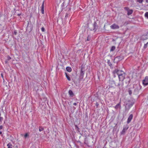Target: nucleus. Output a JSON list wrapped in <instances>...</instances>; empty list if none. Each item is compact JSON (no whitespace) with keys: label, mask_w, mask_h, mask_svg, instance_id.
I'll use <instances>...</instances> for the list:
<instances>
[{"label":"nucleus","mask_w":148,"mask_h":148,"mask_svg":"<svg viewBox=\"0 0 148 148\" xmlns=\"http://www.w3.org/2000/svg\"><path fill=\"white\" fill-rule=\"evenodd\" d=\"M119 27V26L115 23L112 24L110 26V28L113 29H118Z\"/></svg>","instance_id":"6"},{"label":"nucleus","mask_w":148,"mask_h":148,"mask_svg":"<svg viewBox=\"0 0 148 148\" xmlns=\"http://www.w3.org/2000/svg\"><path fill=\"white\" fill-rule=\"evenodd\" d=\"M75 130L78 131V132H79L80 131V130L79 128L78 127V126L77 125H75Z\"/></svg>","instance_id":"22"},{"label":"nucleus","mask_w":148,"mask_h":148,"mask_svg":"<svg viewBox=\"0 0 148 148\" xmlns=\"http://www.w3.org/2000/svg\"><path fill=\"white\" fill-rule=\"evenodd\" d=\"M68 15H69L67 13H66V15L65 16V19H67V18L68 16Z\"/></svg>","instance_id":"36"},{"label":"nucleus","mask_w":148,"mask_h":148,"mask_svg":"<svg viewBox=\"0 0 148 148\" xmlns=\"http://www.w3.org/2000/svg\"><path fill=\"white\" fill-rule=\"evenodd\" d=\"M44 128L42 126H40L39 127V131L40 132H41L44 130Z\"/></svg>","instance_id":"26"},{"label":"nucleus","mask_w":148,"mask_h":148,"mask_svg":"<svg viewBox=\"0 0 148 148\" xmlns=\"http://www.w3.org/2000/svg\"><path fill=\"white\" fill-rule=\"evenodd\" d=\"M133 115L132 114H131L127 119V124L129 123L131 121L133 118Z\"/></svg>","instance_id":"9"},{"label":"nucleus","mask_w":148,"mask_h":148,"mask_svg":"<svg viewBox=\"0 0 148 148\" xmlns=\"http://www.w3.org/2000/svg\"><path fill=\"white\" fill-rule=\"evenodd\" d=\"M128 23V22L127 21H126L123 24L121 25V27L123 25H127V23Z\"/></svg>","instance_id":"37"},{"label":"nucleus","mask_w":148,"mask_h":148,"mask_svg":"<svg viewBox=\"0 0 148 148\" xmlns=\"http://www.w3.org/2000/svg\"><path fill=\"white\" fill-rule=\"evenodd\" d=\"M17 33V32L16 30H15L14 31L13 34L15 35H16Z\"/></svg>","instance_id":"35"},{"label":"nucleus","mask_w":148,"mask_h":148,"mask_svg":"<svg viewBox=\"0 0 148 148\" xmlns=\"http://www.w3.org/2000/svg\"><path fill=\"white\" fill-rule=\"evenodd\" d=\"M125 82L126 84L128 85V84L130 83V79L129 77H127L126 78H125Z\"/></svg>","instance_id":"11"},{"label":"nucleus","mask_w":148,"mask_h":148,"mask_svg":"<svg viewBox=\"0 0 148 148\" xmlns=\"http://www.w3.org/2000/svg\"><path fill=\"white\" fill-rule=\"evenodd\" d=\"M1 77L3 78V74L2 73H1Z\"/></svg>","instance_id":"46"},{"label":"nucleus","mask_w":148,"mask_h":148,"mask_svg":"<svg viewBox=\"0 0 148 148\" xmlns=\"http://www.w3.org/2000/svg\"><path fill=\"white\" fill-rule=\"evenodd\" d=\"M147 35H148V33H147Z\"/></svg>","instance_id":"50"},{"label":"nucleus","mask_w":148,"mask_h":148,"mask_svg":"<svg viewBox=\"0 0 148 148\" xmlns=\"http://www.w3.org/2000/svg\"><path fill=\"white\" fill-rule=\"evenodd\" d=\"M85 71L80 70V78L82 79L84 76Z\"/></svg>","instance_id":"10"},{"label":"nucleus","mask_w":148,"mask_h":148,"mask_svg":"<svg viewBox=\"0 0 148 148\" xmlns=\"http://www.w3.org/2000/svg\"><path fill=\"white\" fill-rule=\"evenodd\" d=\"M66 70L67 71L69 72H71L72 71V69L69 66L67 67L66 68Z\"/></svg>","instance_id":"18"},{"label":"nucleus","mask_w":148,"mask_h":148,"mask_svg":"<svg viewBox=\"0 0 148 148\" xmlns=\"http://www.w3.org/2000/svg\"><path fill=\"white\" fill-rule=\"evenodd\" d=\"M68 92L70 96L71 97H73L74 95V94L71 90H69Z\"/></svg>","instance_id":"13"},{"label":"nucleus","mask_w":148,"mask_h":148,"mask_svg":"<svg viewBox=\"0 0 148 148\" xmlns=\"http://www.w3.org/2000/svg\"><path fill=\"white\" fill-rule=\"evenodd\" d=\"M116 74H113V76L114 77H116V75H115Z\"/></svg>","instance_id":"44"},{"label":"nucleus","mask_w":148,"mask_h":148,"mask_svg":"<svg viewBox=\"0 0 148 148\" xmlns=\"http://www.w3.org/2000/svg\"><path fill=\"white\" fill-rule=\"evenodd\" d=\"M21 13H20V14H17V16H20V15H21Z\"/></svg>","instance_id":"45"},{"label":"nucleus","mask_w":148,"mask_h":148,"mask_svg":"<svg viewBox=\"0 0 148 148\" xmlns=\"http://www.w3.org/2000/svg\"><path fill=\"white\" fill-rule=\"evenodd\" d=\"M146 1L147 3H148V0H146Z\"/></svg>","instance_id":"48"},{"label":"nucleus","mask_w":148,"mask_h":148,"mask_svg":"<svg viewBox=\"0 0 148 148\" xmlns=\"http://www.w3.org/2000/svg\"><path fill=\"white\" fill-rule=\"evenodd\" d=\"M125 73H123V74H120L119 73V78L120 81L123 82L125 79Z\"/></svg>","instance_id":"2"},{"label":"nucleus","mask_w":148,"mask_h":148,"mask_svg":"<svg viewBox=\"0 0 148 148\" xmlns=\"http://www.w3.org/2000/svg\"><path fill=\"white\" fill-rule=\"evenodd\" d=\"M73 105L74 106H76L77 105V103H73Z\"/></svg>","instance_id":"43"},{"label":"nucleus","mask_w":148,"mask_h":148,"mask_svg":"<svg viewBox=\"0 0 148 148\" xmlns=\"http://www.w3.org/2000/svg\"><path fill=\"white\" fill-rule=\"evenodd\" d=\"M123 84V82H122V85H121H121L120 83L118 84L116 86L118 87L119 88V89H120L121 88H122Z\"/></svg>","instance_id":"23"},{"label":"nucleus","mask_w":148,"mask_h":148,"mask_svg":"<svg viewBox=\"0 0 148 148\" xmlns=\"http://www.w3.org/2000/svg\"><path fill=\"white\" fill-rule=\"evenodd\" d=\"M118 73L117 74V75L119 76V73L120 74H123V73H125L123 71L119 70V71Z\"/></svg>","instance_id":"27"},{"label":"nucleus","mask_w":148,"mask_h":148,"mask_svg":"<svg viewBox=\"0 0 148 148\" xmlns=\"http://www.w3.org/2000/svg\"><path fill=\"white\" fill-rule=\"evenodd\" d=\"M134 148H139V147H135Z\"/></svg>","instance_id":"47"},{"label":"nucleus","mask_w":148,"mask_h":148,"mask_svg":"<svg viewBox=\"0 0 148 148\" xmlns=\"http://www.w3.org/2000/svg\"><path fill=\"white\" fill-rule=\"evenodd\" d=\"M143 84L145 86L148 84V76H147L145 77V79L143 80Z\"/></svg>","instance_id":"7"},{"label":"nucleus","mask_w":148,"mask_h":148,"mask_svg":"<svg viewBox=\"0 0 148 148\" xmlns=\"http://www.w3.org/2000/svg\"><path fill=\"white\" fill-rule=\"evenodd\" d=\"M107 63L110 66L111 68H113V65L111 63L110 60H108Z\"/></svg>","instance_id":"15"},{"label":"nucleus","mask_w":148,"mask_h":148,"mask_svg":"<svg viewBox=\"0 0 148 148\" xmlns=\"http://www.w3.org/2000/svg\"><path fill=\"white\" fill-rule=\"evenodd\" d=\"M41 29L42 32H44L45 31V29L44 27H42L41 28Z\"/></svg>","instance_id":"34"},{"label":"nucleus","mask_w":148,"mask_h":148,"mask_svg":"<svg viewBox=\"0 0 148 148\" xmlns=\"http://www.w3.org/2000/svg\"><path fill=\"white\" fill-rule=\"evenodd\" d=\"M127 14L128 15H129L132 14L133 12V11L132 10H129L127 11Z\"/></svg>","instance_id":"17"},{"label":"nucleus","mask_w":148,"mask_h":148,"mask_svg":"<svg viewBox=\"0 0 148 148\" xmlns=\"http://www.w3.org/2000/svg\"><path fill=\"white\" fill-rule=\"evenodd\" d=\"M129 127V126L128 125H126L124 126L123 127V129L122 130L121 134H124L125 131L127 130Z\"/></svg>","instance_id":"5"},{"label":"nucleus","mask_w":148,"mask_h":148,"mask_svg":"<svg viewBox=\"0 0 148 148\" xmlns=\"http://www.w3.org/2000/svg\"><path fill=\"white\" fill-rule=\"evenodd\" d=\"M96 105L97 108H98V106L99 105V104L97 102L96 104Z\"/></svg>","instance_id":"39"},{"label":"nucleus","mask_w":148,"mask_h":148,"mask_svg":"<svg viewBox=\"0 0 148 148\" xmlns=\"http://www.w3.org/2000/svg\"><path fill=\"white\" fill-rule=\"evenodd\" d=\"M119 70L117 69H115L113 71L112 74H117V75L118 73V72H119Z\"/></svg>","instance_id":"19"},{"label":"nucleus","mask_w":148,"mask_h":148,"mask_svg":"<svg viewBox=\"0 0 148 148\" xmlns=\"http://www.w3.org/2000/svg\"><path fill=\"white\" fill-rule=\"evenodd\" d=\"M145 17L147 18H148V12H147L145 14Z\"/></svg>","instance_id":"32"},{"label":"nucleus","mask_w":148,"mask_h":148,"mask_svg":"<svg viewBox=\"0 0 148 148\" xmlns=\"http://www.w3.org/2000/svg\"><path fill=\"white\" fill-rule=\"evenodd\" d=\"M2 133V132L1 131L0 132V134H1Z\"/></svg>","instance_id":"49"},{"label":"nucleus","mask_w":148,"mask_h":148,"mask_svg":"<svg viewBox=\"0 0 148 148\" xmlns=\"http://www.w3.org/2000/svg\"><path fill=\"white\" fill-rule=\"evenodd\" d=\"M148 44V42L147 43H146L144 45V47H143L144 49H145L146 48H147V46Z\"/></svg>","instance_id":"29"},{"label":"nucleus","mask_w":148,"mask_h":148,"mask_svg":"<svg viewBox=\"0 0 148 148\" xmlns=\"http://www.w3.org/2000/svg\"><path fill=\"white\" fill-rule=\"evenodd\" d=\"M116 47L114 46H112L111 47L110 49V51L111 52L113 51H114Z\"/></svg>","instance_id":"21"},{"label":"nucleus","mask_w":148,"mask_h":148,"mask_svg":"<svg viewBox=\"0 0 148 148\" xmlns=\"http://www.w3.org/2000/svg\"><path fill=\"white\" fill-rule=\"evenodd\" d=\"M143 1V0H137V1L140 3H142Z\"/></svg>","instance_id":"38"},{"label":"nucleus","mask_w":148,"mask_h":148,"mask_svg":"<svg viewBox=\"0 0 148 148\" xmlns=\"http://www.w3.org/2000/svg\"><path fill=\"white\" fill-rule=\"evenodd\" d=\"M121 102H120L118 103L114 107L117 110L119 108L121 107Z\"/></svg>","instance_id":"14"},{"label":"nucleus","mask_w":148,"mask_h":148,"mask_svg":"<svg viewBox=\"0 0 148 148\" xmlns=\"http://www.w3.org/2000/svg\"><path fill=\"white\" fill-rule=\"evenodd\" d=\"M41 12L42 14L44 13V1H43L41 6Z\"/></svg>","instance_id":"12"},{"label":"nucleus","mask_w":148,"mask_h":148,"mask_svg":"<svg viewBox=\"0 0 148 148\" xmlns=\"http://www.w3.org/2000/svg\"><path fill=\"white\" fill-rule=\"evenodd\" d=\"M134 102L131 101H129L128 103L126 104V106L129 108H130L134 104Z\"/></svg>","instance_id":"8"},{"label":"nucleus","mask_w":148,"mask_h":148,"mask_svg":"<svg viewBox=\"0 0 148 148\" xmlns=\"http://www.w3.org/2000/svg\"><path fill=\"white\" fill-rule=\"evenodd\" d=\"M29 134L27 133H26L24 135V137L25 138H27L28 136H29Z\"/></svg>","instance_id":"30"},{"label":"nucleus","mask_w":148,"mask_h":148,"mask_svg":"<svg viewBox=\"0 0 148 148\" xmlns=\"http://www.w3.org/2000/svg\"><path fill=\"white\" fill-rule=\"evenodd\" d=\"M124 9L125 10L127 11L130 10L129 8L128 7H124Z\"/></svg>","instance_id":"31"},{"label":"nucleus","mask_w":148,"mask_h":148,"mask_svg":"<svg viewBox=\"0 0 148 148\" xmlns=\"http://www.w3.org/2000/svg\"><path fill=\"white\" fill-rule=\"evenodd\" d=\"M11 59V58L9 56H8L7 57V60H9Z\"/></svg>","instance_id":"33"},{"label":"nucleus","mask_w":148,"mask_h":148,"mask_svg":"<svg viewBox=\"0 0 148 148\" xmlns=\"http://www.w3.org/2000/svg\"><path fill=\"white\" fill-rule=\"evenodd\" d=\"M124 59V57L123 56L120 55L119 56H117L115 57L114 60V63H116L115 60H117V62H119Z\"/></svg>","instance_id":"4"},{"label":"nucleus","mask_w":148,"mask_h":148,"mask_svg":"<svg viewBox=\"0 0 148 148\" xmlns=\"http://www.w3.org/2000/svg\"><path fill=\"white\" fill-rule=\"evenodd\" d=\"M103 148H104V147H103Z\"/></svg>","instance_id":"51"},{"label":"nucleus","mask_w":148,"mask_h":148,"mask_svg":"<svg viewBox=\"0 0 148 148\" xmlns=\"http://www.w3.org/2000/svg\"><path fill=\"white\" fill-rule=\"evenodd\" d=\"M91 37L90 35H88L87 37V41H89L90 40Z\"/></svg>","instance_id":"28"},{"label":"nucleus","mask_w":148,"mask_h":148,"mask_svg":"<svg viewBox=\"0 0 148 148\" xmlns=\"http://www.w3.org/2000/svg\"><path fill=\"white\" fill-rule=\"evenodd\" d=\"M8 60H6L5 61V62L6 64H7L8 63Z\"/></svg>","instance_id":"40"},{"label":"nucleus","mask_w":148,"mask_h":148,"mask_svg":"<svg viewBox=\"0 0 148 148\" xmlns=\"http://www.w3.org/2000/svg\"><path fill=\"white\" fill-rule=\"evenodd\" d=\"M134 88L133 92L134 94L135 95H137L139 94L141 88V86L139 84H137L134 85L133 86Z\"/></svg>","instance_id":"1"},{"label":"nucleus","mask_w":148,"mask_h":148,"mask_svg":"<svg viewBox=\"0 0 148 148\" xmlns=\"http://www.w3.org/2000/svg\"><path fill=\"white\" fill-rule=\"evenodd\" d=\"M128 92L130 96H131L132 94V90L130 88H129L128 89Z\"/></svg>","instance_id":"20"},{"label":"nucleus","mask_w":148,"mask_h":148,"mask_svg":"<svg viewBox=\"0 0 148 148\" xmlns=\"http://www.w3.org/2000/svg\"><path fill=\"white\" fill-rule=\"evenodd\" d=\"M93 28L92 30L94 32H95L99 28V26L97 23L96 21L94 22L93 24Z\"/></svg>","instance_id":"3"},{"label":"nucleus","mask_w":148,"mask_h":148,"mask_svg":"<svg viewBox=\"0 0 148 148\" xmlns=\"http://www.w3.org/2000/svg\"><path fill=\"white\" fill-rule=\"evenodd\" d=\"M80 70L85 71L84 66L83 64H82L81 65Z\"/></svg>","instance_id":"24"},{"label":"nucleus","mask_w":148,"mask_h":148,"mask_svg":"<svg viewBox=\"0 0 148 148\" xmlns=\"http://www.w3.org/2000/svg\"><path fill=\"white\" fill-rule=\"evenodd\" d=\"M65 74L66 75V76L67 78V79L69 81H70L71 80V78H70L69 74H68L67 73L65 72Z\"/></svg>","instance_id":"16"},{"label":"nucleus","mask_w":148,"mask_h":148,"mask_svg":"<svg viewBox=\"0 0 148 148\" xmlns=\"http://www.w3.org/2000/svg\"><path fill=\"white\" fill-rule=\"evenodd\" d=\"M7 146L8 148H12V145L10 143H8Z\"/></svg>","instance_id":"25"},{"label":"nucleus","mask_w":148,"mask_h":148,"mask_svg":"<svg viewBox=\"0 0 148 148\" xmlns=\"http://www.w3.org/2000/svg\"><path fill=\"white\" fill-rule=\"evenodd\" d=\"M3 117H0V122L2 121L3 120Z\"/></svg>","instance_id":"41"},{"label":"nucleus","mask_w":148,"mask_h":148,"mask_svg":"<svg viewBox=\"0 0 148 148\" xmlns=\"http://www.w3.org/2000/svg\"><path fill=\"white\" fill-rule=\"evenodd\" d=\"M3 127L2 125L0 126V130H1L3 129Z\"/></svg>","instance_id":"42"}]
</instances>
